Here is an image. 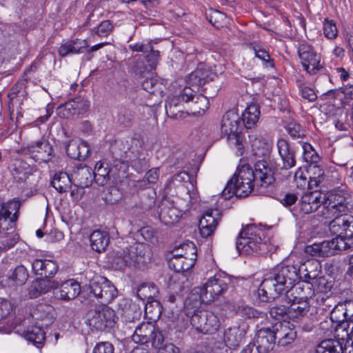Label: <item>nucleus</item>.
I'll return each instance as SVG.
<instances>
[{
	"label": "nucleus",
	"instance_id": "393cba45",
	"mask_svg": "<svg viewBox=\"0 0 353 353\" xmlns=\"http://www.w3.org/2000/svg\"><path fill=\"white\" fill-rule=\"evenodd\" d=\"M29 277L28 270L23 265L11 270L5 279L1 281L4 286H21L26 283Z\"/></svg>",
	"mask_w": 353,
	"mask_h": 353
},
{
	"label": "nucleus",
	"instance_id": "f704fd0d",
	"mask_svg": "<svg viewBox=\"0 0 353 353\" xmlns=\"http://www.w3.org/2000/svg\"><path fill=\"white\" fill-rule=\"evenodd\" d=\"M90 245L93 250L101 252L108 247L110 238L108 232L101 230H95L90 235Z\"/></svg>",
	"mask_w": 353,
	"mask_h": 353
},
{
	"label": "nucleus",
	"instance_id": "2eb2a0df",
	"mask_svg": "<svg viewBox=\"0 0 353 353\" xmlns=\"http://www.w3.org/2000/svg\"><path fill=\"white\" fill-rule=\"evenodd\" d=\"M298 52L302 65L309 74L315 75L323 68L320 56L311 46L301 45Z\"/></svg>",
	"mask_w": 353,
	"mask_h": 353
},
{
	"label": "nucleus",
	"instance_id": "a211bd4d",
	"mask_svg": "<svg viewBox=\"0 0 353 353\" xmlns=\"http://www.w3.org/2000/svg\"><path fill=\"white\" fill-rule=\"evenodd\" d=\"M276 341L281 346H286L291 344L296 337V332L294 326L290 322L276 321L272 324Z\"/></svg>",
	"mask_w": 353,
	"mask_h": 353
},
{
	"label": "nucleus",
	"instance_id": "338daca9",
	"mask_svg": "<svg viewBox=\"0 0 353 353\" xmlns=\"http://www.w3.org/2000/svg\"><path fill=\"white\" fill-rule=\"evenodd\" d=\"M341 91L346 97L347 99L353 100V85H346L340 88V90H330L326 92L327 95H332L336 97V94Z\"/></svg>",
	"mask_w": 353,
	"mask_h": 353
},
{
	"label": "nucleus",
	"instance_id": "2f4dec72",
	"mask_svg": "<svg viewBox=\"0 0 353 353\" xmlns=\"http://www.w3.org/2000/svg\"><path fill=\"white\" fill-rule=\"evenodd\" d=\"M112 168L106 161H99L95 164L93 175L95 182L99 185L103 186L107 185L110 181V171Z\"/></svg>",
	"mask_w": 353,
	"mask_h": 353
},
{
	"label": "nucleus",
	"instance_id": "dca6fc26",
	"mask_svg": "<svg viewBox=\"0 0 353 353\" xmlns=\"http://www.w3.org/2000/svg\"><path fill=\"white\" fill-rule=\"evenodd\" d=\"M194 88L185 86L179 95L170 97L165 103L167 114L173 118L181 117L183 108L182 102L188 103L191 99H194Z\"/></svg>",
	"mask_w": 353,
	"mask_h": 353
},
{
	"label": "nucleus",
	"instance_id": "a18cd8bd",
	"mask_svg": "<svg viewBox=\"0 0 353 353\" xmlns=\"http://www.w3.org/2000/svg\"><path fill=\"white\" fill-rule=\"evenodd\" d=\"M50 278H41L37 279L32 287L39 294H45L51 289H56L59 287V283L57 281H51Z\"/></svg>",
	"mask_w": 353,
	"mask_h": 353
},
{
	"label": "nucleus",
	"instance_id": "c03bdc74",
	"mask_svg": "<svg viewBox=\"0 0 353 353\" xmlns=\"http://www.w3.org/2000/svg\"><path fill=\"white\" fill-rule=\"evenodd\" d=\"M162 313V306L157 300H152L146 302L145 305V315L150 321H156Z\"/></svg>",
	"mask_w": 353,
	"mask_h": 353
},
{
	"label": "nucleus",
	"instance_id": "5fc2aeb1",
	"mask_svg": "<svg viewBox=\"0 0 353 353\" xmlns=\"http://www.w3.org/2000/svg\"><path fill=\"white\" fill-rule=\"evenodd\" d=\"M253 51L256 58L261 60L266 68H274V59L270 58L269 52L259 45L253 47Z\"/></svg>",
	"mask_w": 353,
	"mask_h": 353
},
{
	"label": "nucleus",
	"instance_id": "7ed1b4c3",
	"mask_svg": "<svg viewBox=\"0 0 353 353\" xmlns=\"http://www.w3.org/2000/svg\"><path fill=\"white\" fill-rule=\"evenodd\" d=\"M263 235V230L256 225H246L239 234L236 243V250L239 253L247 255L265 253L268 248L261 238Z\"/></svg>",
	"mask_w": 353,
	"mask_h": 353
},
{
	"label": "nucleus",
	"instance_id": "b1692460",
	"mask_svg": "<svg viewBox=\"0 0 353 353\" xmlns=\"http://www.w3.org/2000/svg\"><path fill=\"white\" fill-rule=\"evenodd\" d=\"M293 285V286L289 290H286L283 293L288 292L292 290V295L295 301H307L315 294V289L314 288V283L310 281H305L301 279L300 281Z\"/></svg>",
	"mask_w": 353,
	"mask_h": 353
},
{
	"label": "nucleus",
	"instance_id": "72a5a7b5",
	"mask_svg": "<svg viewBox=\"0 0 353 353\" xmlns=\"http://www.w3.org/2000/svg\"><path fill=\"white\" fill-rule=\"evenodd\" d=\"M261 115L260 107L256 103H251L248 105L242 114V121L245 127L248 129L254 128L259 121Z\"/></svg>",
	"mask_w": 353,
	"mask_h": 353
},
{
	"label": "nucleus",
	"instance_id": "412c9836",
	"mask_svg": "<svg viewBox=\"0 0 353 353\" xmlns=\"http://www.w3.org/2000/svg\"><path fill=\"white\" fill-rule=\"evenodd\" d=\"M221 213L218 210H208L204 212L199 221V229L202 237L208 238L215 231Z\"/></svg>",
	"mask_w": 353,
	"mask_h": 353
},
{
	"label": "nucleus",
	"instance_id": "3c124183",
	"mask_svg": "<svg viewBox=\"0 0 353 353\" xmlns=\"http://www.w3.org/2000/svg\"><path fill=\"white\" fill-rule=\"evenodd\" d=\"M303 148V159L308 163V165L319 163L321 158L312 145L309 143H303L302 144Z\"/></svg>",
	"mask_w": 353,
	"mask_h": 353
},
{
	"label": "nucleus",
	"instance_id": "1a4fd4ad",
	"mask_svg": "<svg viewBox=\"0 0 353 353\" xmlns=\"http://www.w3.org/2000/svg\"><path fill=\"white\" fill-rule=\"evenodd\" d=\"M132 338L135 343L141 344L151 341L155 348H161L165 341L162 332L150 322H143L137 326Z\"/></svg>",
	"mask_w": 353,
	"mask_h": 353
},
{
	"label": "nucleus",
	"instance_id": "ddd939ff",
	"mask_svg": "<svg viewBox=\"0 0 353 353\" xmlns=\"http://www.w3.org/2000/svg\"><path fill=\"white\" fill-rule=\"evenodd\" d=\"M90 293L103 304L112 301L117 296V290L106 278L97 276L90 283Z\"/></svg>",
	"mask_w": 353,
	"mask_h": 353
},
{
	"label": "nucleus",
	"instance_id": "8fccbe9b",
	"mask_svg": "<svg viewBox=\"0 0 353 353\" xmlns=\"http://www.w3.org/2000/svg\"><path fill=\"white\" fill-rule=\"evenodd\" d=\"M206 18L217 29L223 27L227 21L226 15L223 12L212 9L206 12Z\"/></svg>",
	"mask_w": 353,
	"mask_h": 353
},
{
	"label": "nucleus",
	"instance_id": "7c9ffc66",
	"mask_svg": "<svg viewBox=\"0 0 353 353\" xmlns=\"http://www.w3.org/2000/svg\"><path fill=\"white\" fill-rule=\"evenodd\" d=\"M10 172L17 182L26 181L32 173L30 165L21 159H15L10 165Z\"/></svg>",
	"mask_w": 353,
	"mask_h": 353
},
{
	"label": "nucleus",
	"instance_id": "473e14b6",
	"mask_svg": "<svg viewBox=\"0 0 353 353\" xmlns=\"http://www.w3.org/2000/svg\"><path fill=\"white\" fill-rule=\"evenodd\" d=\"M245 332V330L241 328L239 326H234L226 329L223 336L225 345L230 348L238 347L242 341Z\"/></svg>",
	"mask_w": 353,
	"mask_h": 353
},
{
	"label": "nucleus",
	"instance_id": "864d4df0",
	"mask_svg": "<svg viewBox=\"0 0 353 353\" xmlns=\"http://www.w3.org/2000/svg\"><path fill=\"white\" fill-rule=\"evenodd\" d=\"M114 25L110 20L101 21L98 26L91 30V34L94 37L97 35L100 37H108L114 30Z\"/></svg>",
	"mask_w": 353,
	"mask_h": 353
},
{
	"label": "nucleus",
	"instance_id": "f257e3e1",
	"mask_svg": "<svg viewBox=\"0 0 353 353\" xmlns=\"http://www.w3.org/2000/svg\"><path fill=\"white\" fill-rule=\"evenodd\" d=\"M320 272L321 263L314 259L307 260L299 268L279 264L262 281L258 292L259 296L262 301H273L299 279L313 281Z\"/></svg>",
	"mask_w": 353,
	"mask_h": 353
},
{
	"label": "nucleus",
	"instance_id": "4d7b16f0",
	"mask_svg": "<svg viewBox=\"0 0 353 353\" xmlns=\"http://www.w3.org/2000/svg\"><path fill=\"white\" fill-rule=\"evenodd\" d=\"M57 114L63 119H70L77 114L72 100L60 105L57 108Z\"/></svg>",
	"mask_w": 353,
	"mask_h": 353
},
{
	"label": "nucleus",
	"instance_id": "20e7f679",
	"mask_svg": "<svg viewBox=\"0 0 353 353\" xmlns=\"http://www.w3.org/2000/svg\"><path fill=\"white\" fill-rule=\"evenodd\" d=\"M324 207L321 210V216L325 219H332L336 214L350 212L353 208L351 203V195L345 188L335 189L325 195Z\"/></svg>",
	"mask_w": 353,
	"mask_h": 353
},
{
	"label": "nucleus",
	"instance_id": "09e8293b",
	"mask_svg": "<svg viewBox=\"0 0 353 353\" xmlns=\"http://www.w3.org/2000/svg\"><path fill=\"white\" fill-rule=\"evenodd\" d=\"M159 216L165 224H171L177 221L178 215L175 208H169L164 203L159 206Z\"/></svg>",
	"mask_w": 353,
	"mask_h": 353
},
{
	"label": "nucleus",
	"instance_id": "e2e57ef3",
	"mask_svg": "<svg viewBox=\"0 0 353 353\" xmlns=\"http://www.w3.org/2000/svg\"><path fill=\"white\" fill-rule=\"evenodd\" d=\"M77 114L86 112L90 107V103L88 100L82 97H77L72 99Z\"/></svg>",
	"mask_w": 353,
	"mask_h": 353
},
{
	"label": "nucleus",
	"instance_id": "c756f323",
	"mask_svg": "<svg viewBox=\"0 0 353 353\" xmlns=\"http://www.w3.org/2000/svg\"><path fill=\"white\" fill-rule=\"evenodd\" d=\"M88 47L86 40L77 39L69 41L59 47L58 53L59 56L64 57L70 54H79Z\"/></svg>",
	"mask_w": 353,
	"mask_h": 353
},
{
	"label": "nucleus",
	"instance_id": "39448f33",
	"mask_svg": "<svg viewBox=\"0 0 353 353\" xmlns=\"http://www.w3.org/2000/svg\"><path fill=\"white\" fill-rule=\"evenodd\" d=\"M229 281V276L215 274L203 286L194 288L192 295L198 296L200 303H211L227 290Z\"/></svg>",
	"mask_w": 353,
	"mask_h": 353
},
{
	"label": "nucleus",
	"instance_id": "c85d7f7f",
	"mask_svg": "<svg viewBox=\"0 0 353 353\" xmlns=\"http://www.w3.org/2000/svg\"><path fill=\"white\" fill-rule=\"evenodd\" d=\"M80 292V284L74 279H69L60 285L59 291L57 294L60 299L69 301L75 299Z\"/></svg>",
	"mask_w": 353,
	"mask_h": 353
},
{
	"label": "nucleus",
	"instance_id": "680f3d73",
	"mask_svg": "<svg viewBox=\"0 0 353 353\" xmlns=\"http://www.w3.org/2000/svg\"><path fill=\"white\" fill-rule=\"evenodd\" d=\"M185 276L181 275L177 278V281H173L172 279L169 283L170 290L177 296L182 295L183 292L185 290V286L182 285Z\"/></svg>",
	"mask_w": 353,
	"mask_h": 353
},
{
	"label": "nucleus",
	"instance_id": "f3484780",
	"mask_svg": "<svg viewBox=\"0 0 353 353\" xmlns=\"http://www.w3.org/2000/svg\"><path fill=\"white\" fill-rule=\"evenodd\" d=\"M325 194L318 191L305 193L299 201L301 214H308L316 211L321 205L324 207Z\"/></svg>",
	"mask_w": 353,
	"mask_h": 353
},
{
	"label": "nucleus",
	"instance_id": "c9c22d12",
	"mask_svg": "<svg viewBox=\"0 0 353 353\" xmlns=\"http://www.w3.org/2000/svg\"><path fill=\"white\" fill-rule=\"evenodd\" d=\"M292 303L288 307V317L292 320L299 319L305 316L310 310V303L307 301H295L290 299Z\"/></svg>",
	"mask_w": 353,
	"mask_h": 353
},
{
	"label": "nucleus",
	"instance_id": "6e6552de",
	"mask_svg": "<svg viewBox=\"0 0 353 353\" xmlns=\"http://www.w3.org/2000/svg\"><path fill=\"white\" fill-rule=\"evenodd\" d=\"M180 248L185 251L184 254H178L179 250H173L168 259L170 268L176 272L188 271L194 266L196 259V249L192 241H187L180 244Z\"/></svg>",
	"mask_w": 353,
	"mask_h": 353
},
{
	"label": "nucleus",
	"instance_id": "69168bd1",
	"mask_svg": "<svg viewBox=\"0 0 353 353\" xmlns=\"http://www.w3.org/2000/svg\"><path fill=\"white\" fill-rule=\"evenodd\" d=\"M286 130L288 134L294 139L299 138L303 135V131L301 126L294 121L290 122L287 125Z\"/></svg>",
	"mask_w": 353,
	"mask_h": 353
},
{
	"label": "nucleus",
	"instance_id": "aec40b11",
	"mask_svg": "<svg viewBox=\"0 0 353 353\" xmlns=\"http://www.w3.org/2000/svg\"><path fill=\"white\" fill-rule=\"evenodd\" d=\"M143 257L128 248L119 252L114 256L112 262V266L117 270H123L125 268H139Z\"/></svg>",
	"mask_w": 353,
	"mask_h": 353
},
{
	"label": "nucleus",
	"instance_id": "58836bf2",
	"mask_svg": "<svg viewBox=\"0 0 353 353\" xmlns=\"http://www.w3.org/2000/svg\"><path fill=\"white\" fill-rule=\"evenodd\" d=\"M5 230H0V252L14 247L19 239L18 234L14 232V228L10 230V232Z\"/></svg>",
	"mask_w": 353,
	"mask_h": 353
},
{
	"label": "nucleus",
	"instance_id": "f8f14e48",
	"mask_svg": "<svg viewBox=\"0 0 353 353\" xmlns=\"http://www.w3.org/2000/svg\"><path fill=\"white\" fill-rule=\"evenodd\" d=\"M116 314L112 308L103 305L89 314L87 324L92 330L103 331L112 327L116 323Z\"/></svg>",
	"mask_w": 353,
	"mask_h": 353
},
{
	"label": "nucleus",
	"instance_id": "bf43d9fd",
	"mask_svg": "<svg viewBox=\"0 0 353 353\" xmlns=\"http://www.w3.org/2000/svg\"><path fill=\"white\" fill-rule=\"evenodd\" d=\"M347 225L343 236V238H341V239L345 243H352V245L347 247V250H348L353 248V216L349 215L347 216Z\"/></svg>",
	"mask_w": 353,
	"mask_h": 353
},
{
	"label": "nucleus",
	"instance_id": "e433bc0d",
	"mask_svg": "<svg viewBox=\"0 0 353 353\" xmlns=\"http://www.w3.org/2000/svg\"><path fill=\"white\" fill-rule=\"evenodd\" d=\"M316 353H345L344 339L323 341L317 346Z\"/></svg>",
	"mask_w": 353,
	"mask_h": 353
},
{
	"label": "nucleus",
	"instance_id": "cd10ccee",
	"mask_svg": "<svg viewBox=\"0 0 353 353\" xmlns=\"http://www.w3.org/2000/svg\"><path fill=\"white\" fill-rule=\"evenodd\" d=\"M315 292L316 291V302L319 305L328 306L330 299L325 297V294L330 292L332 288V281H328L324 276H318L313 281Z\"/></svg>",
	"mask_w": 353,
	"mask_h": 353
},
{
	"label": "nucleus",
	"instance_id": "49530a36",
	"mask_svg": "<svg viewBox=\"0 0 353 353\" xmlns=\"http://www.w3.org/2000/svg\"><path fill=\"white\" fill-rule=\"evenodd\" d=\"M26 339L39 347L45 340V333L41 326H32L25 333Z\"/></svg>",
	"mask_w": 353,
	"mask_h": 353
},
{
	"label": "nucleus",
	"instance_id": "0eeeda50",
	"mask_svg": "<svg viewBox=\"0 0 353 353\" xmlns=\"http://www.w3.org/2000/svg\"><path fill=\"white\" fill-rule=\"evenodd\" d=\"M207 75L201 70H196L192 72L188 77V83L192 88H194V99L189 101V110L190 113L194 115L203 114L209 108L210 102L208 97L203 94H197L195 93L199 90L200 87H203L207 81Z\"/></svg>",
	"mask_w": 353,
	"mask_h": 353
},
{
	"label": "nucleus",
	"instance_id": "6ab92c4d",
	"mask_svg": "<svg viewBox=\"0 0 353 353\" xmlns=\"http://www.w3.org/2000/svg\"><path fill=\"white\" fill-rule=\"evenodd\" d=\"M276 343L275 335L272 327H263L255 334L254 345L259 353H269Z\"/></svg>",
	"mask_w": 353,
	"mask_h": 353
},
{
	"label": "nucleus",
	"instance_id": "052dcab7",
	"mask_svg": "<svg viewBox=\"0 0 353 353\" xmlns=\"http://www.w3.org/2000/svg\"><path fill=\"white\" fill-rule=\"evenodd\" d=\"M134 115L130 110L121 109L118 113L117 121L125 127L130 126L132 123Z\"/></svg>",
	"mask_w": 353,
	"mask_h": 353
},
{
	"label": "nucleus",
	"instance_id": "de8ad7c7",
	"mask_svg": "<svg viewBox=\"0 0 353 353\" xmlns=\"http://www.w3.org/2000/svg\"><path fill=\"white\" fill-rule=\"evenodd\" d=\"M143 88L148 92L154 94H161L165 85L155 77L148 78L142 83Z\"/></svg>",
	"mask_w": 353,
	"mask_h": 353
},
{
	"label": "nucleus",
	"instance_id": "bb28decb",
	"mask_svg": "<svg viewBox=\"0 0 353 353\" xmlns=\"http://www.w3.org/2000/svg\"><path fill=\"white\" fill-rule=\"evenodd\" d=\"M33 272L42 277L52 278L58 270V265L52 260L35 259L32 263Z\"/></svg>",
	"mask_w": 353,
	"mask_h": 353
},
{
	"label": "nucleus",
	"instance_id": "13d9d810",
	"mask_svg": "<svg viewBox=\"0 0 353 353\" xmlns=\"http://www.w3.org/2000/svg\"><path fill=\"white\" fill-rule=\"evenodd\" d=\"M323 34L328 39H334L338 35V30L334 20L327 18L323 21Z\"/></svg>",
	"mask_w": 353,
	"mask_h": 353
},
{
	"label": "nucleus",
	"instance_id": "9d476101",
	"mask_svg": "<svg viewBox=\"0 0 353 353\" xmlns=\"http://www.w3.org/2000/svg\"><path fill=\"white\" fill-rule=\"evenodd\" d=\"M351 245L352 242L345 243L341 238L335 237L330 241L307 245L305 252L312 256L329 257L335 255L338 251L347 250V247Z\"/></svg>",
	"mask_w": 353,
	"mask_h": 353
},
{
	"label": "nucleus",
	"instance_id": "ea45409f",
	"mask_svg": "<svg viewBox=\"0 0 353 353\" xmlns=\"http://www.w3.org/2000/svg\"><path fill=\"white\" fill-rule=\"evenodd\" d=\"M51 185L57 192H65L71 188L72 180L66 172H59L54 175Z\"/></svg>",
	"mask_w": 353,
	"mask_h": 353
},
{
	"label": "nucleus",
	"instance_id": "a878e982",
	"mask_svg": "<svg viewBox=\"0 0 353 353\" xmlns=\"http://www.w3.org/2000/svg\"><path fill=\"white\" fill-rule=\"evenodd\" d=\"M250 142L252 148V154L263 158L265 160L266 156L269 155L271 151V146L268 140L257 133H252L249 135Z\"/></svg>",
	"mask_w": 353,
	"mask_h": 353
},
{
	"label": "nucleus",
	"instance_id": "0e129e2a",
	"mask_svg": "<svg viewBox=\"0 0 353 353\" xmlns=\"http://www.w3.org/2000/svg\"><path fill=\"white\" fill-rule=\"evenodd\" d=\"M270 314L275 319L282 318L285 315L288 316V307L283 305H276L270 308Z\"/></svg>",
	"mask_w": 353,
	"mask_h": 353
},
{
	"label": "nucleus",
	"instance_id": "5701e85b",
	"mask_svg": "<svg viewBox=\"0 0 353 353\" xmlns=\"http://www.w3.org/2000/svg\"><path fill=\"white\" fill-rule=\"evenodd\" d=\"M278 152L282 160V169L289 170L296 165L295 151L288 141L285 139L280 138L276 143Z\"/></svg>",
	"mask_w": 353,
	"mask_h": 353
},
{
	"label": "nucleus",
	"instance_id": "4c0bfd02",
	"mask_svg": "<svg viewBox=\"0 0 353 353\" xmlns=\"http://www.w3.org/2000/svg\"><path fill=\"white\" fill-rule=\"evenodd\" d=\"M93 172L88 166H80L74 172V181L81 188H87L92 184Z\"/></svg>",
	"mask_w": 353,
	"mask_h": 353
},
{
	"label": "nucleus",
	"instance_id": "9b49d317",
	"mask_svg": "<svg viewBox=\"0 0 353 353\" xmlns=\"http://www.w3.org/2000/svg\"><path fill=\"white\" fill-rule=\"evenodd\" d=\"M192 326L198 333L212 334L220 327V321L214 313L199 310L194 313L190 319Z\"/></svg>",
	"mask_w": 353,
	"mask_h": 353
},
{
	"label": "nucleus",
	"instance_id": "6e6d98bb",
	"mask_svg": "<svg viewBox=\"0 0 353 353\" xmlns=\"http://www.w3.org/2000/svg\"><path fill=\"white\" fill-rule=\"evenodd\" d=\"M72 149H77L78 153H72V159L85 160L90 154V149L86 141L77 142V145H73Z\"/></svg>",
	"mask_w": 353,
	"mask_h": 353
},
{
	"label": "nucleus",
	"instance_id": "a19ab883",
	"mask_svg": "<svg viewBox=\"0 0 353 353\" xmlns=\"http://www.w3.org/2000/svg\"><path fill=\"white\" fill-rule=\"evenodd\" d=\"M347 214H336L330 222L329 229L332 234H336V237L343 238L345 226L347 225Z\"/></svg>",
	"mask_w": 353,
	"mask_h": 353
},
{
	"label": "nucleus",
	"instance_id": "423d86ee",
	"mask_svg": "<svg viewBox=\"0 0 353 353\" xmlns=\"http://www.w3.org/2000/svg\"><path fill=\"white\" fill-rule=\"evenodd\" d=\"M239 125L238 115L232 112H228L223 117L221 130L228 144L236 150L238 155L241 156L244 151V137L239 132Z\"/></svg>",
	"mask_w": 353,
	"mask_h": 353
},
{
	"label": "nucleus",
	"instance_id": "4be33fe9",
	"mask_svg": "<svg viewBox=\"0 0 353 353\" xmlns=\"http://www.w3.org/2000/svg\"><path fill=\"white\" fill-rule=\"evenodd\" d=\"M25 150L35 161L39 163L48 161L53 151L49 142L44 139L28 145Z\"/></svg>",
	"mask_w": 353,
	"mask_h": 353
},
{
	"label": "nucleus",
	"instance_id": "4468645a",
	"mask_svg": "<svg viewBox=\"0 0 353 353\" xmlns=\"http://www.w3.org/2000/svg\"><path fill=\"white\" fill-rule=\"evenodd\" d=\"M21 202L16 199L8 202L0 201V228L9 230L15 228Z\"/></svg>",
	"mask_w": 353,
	"mask_h": 353
},
{
	"label": "nucleus",
	"instance_id": "f03ea898",
	"mask_svg": "<svg viewBox=\"0 0 353 353\" xmlns=\"http://www.w3.org/2000/svg\"><path fill=\"white\" fill-rule=\"evenodd\" d=\"M276 170V167L272 162L265 160H258L255 163L254 170L248 164L239 168L232 178L236 196H248L252 192L255 184L267 187L273 183Z\"/></svg>",
	"mask_w": 353,
	"mask_h": 353
},
{
	"label": "nucleus",
	"instance_id": "37998d69",
	"mask_svg": "<svg viewBox=\"0 0 353 353\" xmlns=\"http://www.w3.org/2000/svg\"><path fill=\"white\" fill-rule=\"evenodd\" d=\"M307 172L309 174L308 185L310 188L319 186L324 179V170L318 163L308 165Z\"/></svg>",
	"mask_w": 353,
	"mask_h": 353
},
{
	"label": "nucleus",
	"instance_id": "79ce46f5",
	"mask_svg": "<svg viewBox=\"0 0 353 353\" xmlns=\"http://www.w3.org/2000/svg\"><path fill=\"white\" fill-rule=\"evenodd\" d=\"M159 292L158 288L153 283H144L141 284L137 291V296L143 300L148 301L155 300L154 297Z\"/></svg>",
	"mask_w": 353,
	"mask_h": 353
},
{
	"label": "nucleus",
	"instance_id": "774afa93",
	"mask_svg": "<svg viewBox=\"0 0 353 353\" xmlns=\"http://www.w3.org/2000/svg\"><path fill=\"white\" fill-rule=\"evenodd\" d=\"M114 349L109 342H100L94 347L93 353H114Z\"/></svg>",
	"mask_w": 353,
	"mask_h": 353
},
{
	"label": "nucleus",
	"instance_id": "603ef678",
	"mask_svg": "<svg viewBox=\"0 0 353 353\" xmlns=\"http://www.w3.org/2000/svg\"><path fill=\"white\" fill-rule=\"evenodd\" d=\"M236 312L239 316L248 319H263L266 316L265 313L259 312L252 307L244 305L238 306L236 309Z\"/></svg>",
	"mask_w": 353,
	"mask_h": 353
}]
</instances>
